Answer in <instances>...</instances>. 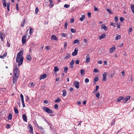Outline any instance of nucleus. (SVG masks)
<instances>
[{
    "instance_id": "473e14b6",
    "label": "nucleus",
    "mask_w": 134,
    "mask_h": 134,
    "mask_svg": "<svg viewBox=\"0 0 134 134\" xmlns=\"http://www.w3.org/2000/svg\"><path fill=\"white\" fill-rule=\"evenodd\" d=\"M107 11L110 14H113V13L111 12V10L109 9H106Z\"/></svg>"
},
{
    "instance_id": "393cba45",
    "label": "nucleus",
    "mask_w": 134,
    "mask_h": 134,
    "mask_svg": "<svg viewBox=\"0 0 134 134\" xmlns=\"http://www.w3.org/2000/svg\"><path fill=\"white\" fill-rule=\"evenodd\" d=\"M49 2L50 3V7L51 8L54 5L53 2V1H49Z\"/></svg>"
},
{
    "instance_id": "6e6d98bb",
    "label": "nucleus",
    "mask_w": 134,
    "mask_h": 134,
    "mask_svg": "<svg viewBox=\"0 0 134 134\" xmlns=\"http://www.w3.org/2000/svg\"><path fill=\"white\" fill-rule=\"evenodd\" d=\"M124 20V19L123 17H120V20L121 21H123Z\"/></svg>"
},
{
    "instance_id": "dca6fc26",
    "label": "nucleus",
    "mask_w": 134,
    "mask_h": 134,
    "mask_svg": "<svg viewBox=\"0 0 134 134\" xmlns=\"http://www.w3.org/2000/svg\"><path fill=\"white\" fill-rule=\"evenodd\" d=\"M28 127L29 129V132H31L32 133H33V128L32 125L30 124H29Z\"/></svg>"
},
{
    "instance_id": "e2e57ef3",
    "label": "nucleus",
    "mask_w": 134,
    "mask_h": 134,
    "mask_svg": "<svg viewBox=\"0 0 134 134\" xmlns=\"http://www.w3.org/2000/svg\"><path fill=\"white\" fill-rule=\"evenodd\" d=\"M67 45V43L66 42H65L64 44V48H65Z\"/></svg>"
},
{
    "instance_id": "9d476101",
    "label": "nucleus",
    "mask_w": 134,
    "mask_h": 134,
    "mask_svg": "<svg viewBox=\"0 0 134 134\" xmlns=\"http://www.w3.org/2000/svg\"><path fill=\"white\" fill-rule=\"evenodd\" d=\"M51 39V40L52 41L54 40L55 41H57L58 40L57 38L54 35H52Z\"/></svg>"
},
{
    "instance_id": "13d9d810",
    "label": "nucleus",
    "mask_w": 134,
    "mask_h": 134,
    "mask_svg": "<svg viewBox=\"0 0 134 134\" xmlns=\"http://www.w3.org/2000/svg\"><path fill=\"white\" fill-rule=\"evenodd\" d=\"M99 88V87L98 86H97L96 87V90H95V91L96 92L98 90Z\"/></svg>"
},
{
    "instance_id": "a18cd8bd",
    "label": "nucleus",
    "mask_w": 134,
    "mask_h": 134,
    "mask_svg": "<svg viewBox=\"0 0 134 134\" xmlns=\"http://www.w3.org/2000/svg\"><path fill=\"white\" fill-rule=\"evenodd\" d=\"M99 80L98 77H96L94 80V82H97Z\"/></svg>"
},
{
    "instance_id": "4c0bfd02",
    "label": "nucleus",
    "mask_w": 134,
    "mask_h": 134,
    "mask_svg": "<svg viewBox=\"0 0 134 134\" xmlns=\"http://www.w3.org/2000/svg\"><path fill=\"white\" fill-rule=\"evenodd\" d=\"M59 70V69L57 66H55L54 67V71L56 72L58 71Z\"/></svg>"
},
{
    "instance_id": "338daca9",
    "label": "nucleus",
    "mask_w": 134,
    "mask_h": 134,
    "mask_svg": "<svg viewBox=\"0 0 134 134\" xmlns=\"http://www.w3.org/2000/svg\"><path fill=\"white\" fill-rule=\"evenodd\" d=\"M111 25L114 26H115V23L112 22L111 23Z\"/></svg>"
},
{
    "instance_id": "bf43d9fd",
    "label": "nucleus",
    "mask_w": 134,
    "mask_h": 134,
    "mask_svg": "<svg viewBox=\"0 0 134 134\" xmlns=\"http://www.w3.org/2000/svg\"><path fill=\"white\" fill-rule=\"evenodd\" d=\"M121 73L122 74V76H124L125 73V72L124 71V70L122 71L121 72Z\"/></svg>"
},
{
    "instance_id": "f8f14e48",
    "label": "nucleus",
    "mask_w": 134,
    "mask_h": 134,
    "mask_svg": "<svg viewBox=\"0 0 134 134\" xmlns=\"http://www.w3.org/2000/svg\"><path fill=\"white\" fill-rule=\"evenodd\" d=\"M106 37V35L105 34H103L102 35H100L98 37L99 39L100 40L102 39L105 38Z\"/></svg>"
},
{
    "instance_id": "a878e982",
    "label": "nucleus",
    "mask_w": 134,
    "mask_h": 134,
    "mask_svg": "<svg viewBox=\"0 0 134 134\" xmlns=\"http://www.w3.org/2000/svg\"><path fill=\"white\" fill-rule=\"evenodd\" d=\"M131 7L132 12L134 13V5L133 4H131Z\"/></svg>"
},
{
    "instance_id": "412c9836",
    "label": "nucleus",
    "mask_w": 134,
    "mask_h": 134,
    "mask_svg": "<svg viewBox=\"0 0 134 134\" xmlns=\"http://www.w3.org/2000/svg\"><path fill=\"white\" fill-rule=\"evenodd\" d=\"M62 92L63 93L62 96L64 97L67 94L66 91L65 90H63L62 91Z\"/></svg>"
},
{
    "instance_id": "8fccbe9b",
    "label": "nucleus",
    "mask_w": 134,
    "mask_h": 134,
    "mask_svg": "<svg viewBox=\"0 0 134 134\" xmlns=\"http://www.w3.org/2000/svg\"><path fill=\"white\" fill-rule=\"evenodd\" d=\"M89 82V80L88 78H86L85 79V82L87 83Z\"/></svg>"
},
{
    "instance_id": "4468645a",
    "label": "nucleus",
    "mask_w": 134,
    "mask_h": 134,
    "mask_svg": "<svg viewBox=\"0 0 134 134\" xmlns=\"http://www.w3.org/2000/svg\"><path fill=\"white\" fill-rule=\"evenodd\" d=\"M26 35H25L24 36L22 39V43H26Z\"/></svg>"
},
{
    "instance_id": "7c9ffc66",
    "label": "nucleus",
    "mask_w": 134,
    "mask_h": 134,
    "mask_svg": "<svg viewBox=\"0 0 134 134\" xmlns=\"http://www.w3.org/2000/svg\"><path fill=\"white\" fill-rule=\"evenodd\" d=\"M121 37L120 35H118L116 36L115 38V40H117L120 39Z\"/></svg>"
},
{
    "instance_id": "774afa93",
    "label": "nucleus",
    "mask_w": 134,
    "mask_h": 134,
    "mask_svg": "<svg viewBox=\"0 0 134 134\" xmlns=\"http://www.w3.org/2000/svg\"><path fill=\"white\" fill-rule=\"evenodd\" d=\"M75 63H76V64H79V61L78 60H76L75 62Z\"/></svg>"
},
{
    "instance_id": "c03bdc74",
    "label": "nucleus",
    "mask_w": 134,
    "mask_h": 134,
    "mask_svg": "<svg viewBox=\"0 0 134 134\" xmlns=\"http://www.w3.org/2000/svg\"><path fill=\"white\" fill-rule=\"evenodd\" d=\"M93 72H98L99 70L97 69L94 68L93 70Z\"/></svg>"
},
{
    "instance_id": "aec40b11",
    "label": "nucleus",
    "mask_w": 134,
    "mask_h": 134,
    "mask_svg": "<svg viewBox=\"0 0 134 134\" xmlns=\"http://www.w3.org/2000/svg\"><path fill=\"white\" fill-rule=\"evenodd\" d=\"M22 118L24 120L25 122H27V118L26 115L25 114H23L22 115Z\"/></svg>"
},
{
    "instance_id": "603ef678",
    "label": "nucleus",
    "mask_w": 134,
    "mask_h": 134,
    "mask_svg": "<svg viewBox=\"0 0 134 134\" xmlns=\"http://www.w3.org/2000/svg\"><path fill=\"white\" fill-rule=\"evenodd\" d=\"M68 23L66 22L65 23V26H64V28L65 29H67V27L68 26Z\"/></svg>"
},
{
    "instance_id": "de8ad7c7",
    "label": "nucleus",
    "mask_w": 134,
    "mask_h": 134,
    "mask_svg": "<svg viewBox=\"0 0 134 134\" xmlns=\"http://www.w3.org/2000/svg\"><path fill=\"white\" fill-rule=\"evenodd\" d=\"M70 7L69 5H68L67 4H65L64 5V7L66 8H68Z\"/></svg>"
},
{
    "instance_id": "4d7b16f0",
    "label": "nucleus",
    "mask_w": 134,
    "mask_h": 134,
    "mask_svg": "<svg viewBox=\"0 0 134 134\" xmlns=\"http://www.w3.org/2000/svg\"><path fill=\"white\" fill-rule=\"evenodd\" d=\"M132 31V28L130 27L128 31H129V32L130 33Z\"/></svg>"
},
{
    "instance_id": "c756f323",
    "label": "nucleus",
    "mask_w": 134,
    "mask_h": 134,
    "mask_svg": "<svg viewBox=\"0 0 134 134\" xmlns=\"http://www.w3.org/2000/svg\"><path fill=\"white\" fill-rule=\"evenodd\" d=\"M10 3L8 2L7 3V9L9 11V9H10Z\"/></svg>"
},
{
    "instance_id": "cd10ccee",
    "label": "nucleus",
    "mask_w": 134,
    "mask_h": 134,
    "mask_svg": "<svg viewBox=\"0 0 134 134\" xmlns=\"http://www.w3.org/2000/svg\"><path fill=\"white\" fill-rule=\"evenodd\" d=\"M79 43V41L77 39H76L73 42V43L74 44H75L76 43H77L78 44Z\"/></svg>"
},
{
    "instance_id": "f3484780",
    "label": "nucleus",
    "mask_w": 134,
    "mask_h": 134,
    "mask_svg": "<svg viewBox=\"0 0 134 134\" xmlns=\"http://www.w3.org/2000/svg\"><path fill=\"white\" fill-rule=\"evenodd\" d=\"M71 56V55L69 53H67L66 54L65 56V57L64 59H68L70 58Z\"/></svg>"
},
{
    "instance_id": "9b49d317",
    "label": "nucleus",
    "mask_w": 134,
    "mask_h": 134,
    "mask_svg": "<svg viewBox=\"0 0 134 134\" xmlns=\"http://www.w3.org/2000/svg\"><path fill=\"white\" fill-rule=\"evenodd\" d=\"M101 28L103 29L104 30L106 31L107 30V27L104 24H103L101 26Z\"/></svg>"
},
{
    "instance_id": "3c124183",
    "label": "nucleus",
    "mask_w": 134,
    "mask_h": 134,
    "mask_svg": "<svg viewBox=\"0 0 134 134\" xmlns=\"http://www.w3.org/2000/svg\"><path fill=\"white\" fill-rule=\"evenodd\" d=\"M114 19H115V21L116 22L118 20V17H117V16H115V17Z\"/></svg>"
},
{
    "instance_id": "1a4fd4ad",
    "label": "nucleus",
    "mask_w": 134,
    "mask_h": 134,
    "mask_svg": "<svg viewBox=\"0 0 134 134\" xmlns=\"http://www.w3.org/2000/svg\"><path fill=\"white\" fill-rule=\"evenodd\" d=\"M130 98V96H127L124 98H123V102L124 103H126L127 101Z\"/></svg>"
},
{
    "instance_id": "6e6552de",
    "label": "nucleus",
    "mask_w": 134,
    "mask_h": 134,
    "mask_svg": "<svg viewBox=\"0 0 134 134\" xmlns=\"http://www.w3.org/2000/svg\"><path fill=\"white\" fill-rule=\"evenodd\" d=\"M74 86L76 87L77 89H78L79 88V83L77 81H75L73 84Z\"/></svg>"
},
{
    "instance_id": "ddd939ff",
    "label": "nucleus",
    "mask_w": 134,
    "mask_h": 134,
    "mask_svg": "<svg viewBox=\"0 0 134 134\" xmlns=\"http://www.w3.org/2000/svg\"><path fill=\"white\" fill-rule=\"evenodd\" d=\"M47 77V75L45 74H44L43 75H41L40 77V79L41 80L42 79H45Z\"/></svg>"
},
{
    "instance_id": "6ab92c4d",
    "label": "nucleus",
    "mask_w": 134,
    "mask_h": 134,
    "mask_svg": "<svg viewBox=\"0 0 134 134\" xmlns=\"http://www.w3.org/2000/svg\"><path fill=\"white\" fill-rule=\"evenodd\" d=\"M4 37L5 34L4 33H2L1 32L0 33V38L2 41H3V38Z\"/></svg>"
},
{
    "instance_id": "2eb2a0df",
    "label": "nucleus",
    "mask_w": 134,
    "mask_h": 134,
    "mask_svg": "<svg viewBox=\"0 0 134 134\" xmlns=\"http://www.w3.org/2000/svg\"><path fill=\"white\" fill-rule=\"evenodd\" d=\"M78 51V49L75 48V49L74 51L72 53V55L74 56L76 55L77 54Z\"/></svg>"
},
{
    "instance_id": "5701e85b",
    "label": "nucleus",
    "mask_w": 134,
    "mask_h": 134,
    "mask_svg": "<svg viewBox=\"0 0 134 134\" xmlns=\"http://www.w3.org/2000/svg\"><path fill=\"white\" fill-rule=\"evenodd\" d=\"M2 2L3 3V6L4 7H6L7 6V4L5 0H2Z\"/></svg>"
},
{
    "instance_id": "4be33fe9",
    "label": "nucleus",
    "mask_w": 134,
    "mask_h": 134,
    "mask_svg": "<svg viewBox=\"0 0 134 134\" xmlns=\"http://www.w3.org/2000/svg\"><path fill=\"white\" fill-rule=\"evenodd\" d=\"M85 17V15H82L81 16V17L80 18V20L81 21H82L84 20Z\"/></svg>"
},
{
    "instance_id": "e433bc0d",
    "label": "nucleus",
    "mask_w": 134,
    "mask_h": 134,
    "mask_svg": "<svg viewBox=\"0 0 134 134\" xmlns=\"http://www.w3.org/2000/svg\"><path fill=\"white\" fill-rule=\"evenodd\" d=\"M25 23V20H23V22L21 23V26L22 27H23L24 26V25Z\"/></svg>"
},
{
    "instance_id": "bb28decb",
    "label": "nucleus",
    "mask_w": 134,
    "mask_h": 134,
    "mask_svg": "<svg viewBox=\"0 0 134 134\" xmlns=\"http://www.w3.org/2000/svg\"><path fill=\"white\" fill-rule=\"evenodd\" d=\"M31 57L29 55H27L26 56V59L28 60H30L31 59Z\"/></svg>"
},
{
    "instance_id": "79ce46f5",
    "label": "nucleus",
    "mask_w": 134,
    "mask_h": 134,
    "mask_svg": "<svg viewBox=\"0 0 134 134\" xmlns=\"http://www.w3.org/2000/svg\"><path fill=\"white\" fill-rule=\"evenodd\" d=\"M14 110L15 113H19L18 109H16L15 108H14Z\"/></svg>"
},
{
    "instance_id": "5fc2aeb1",
    "label": "nucleus",
    "mask_w": 134,
    "mask_h": 134,
    "mask_svg": "<svg viewBox=\"0 0 134 134\" xmlns=\"http://www.w3.org/2000/svg\"><path fill=\"white\" fill-rule=\"evenodd\" d=\"M50 47L49 46H47L46 47V49L47 50H49L50 49Z\"/></svg>"
},
{
    "instance_id": "72a5a7b5",
    "label": "nucleus",
    "mask_w": 134,
    "mask_h": 134,
    "mask_svg": "<svg viewBox=\"0 0 134 134\" xmlns=\"http://www.w3.org/2000/svg\"><path fill=\"white\" fill-rule=\"evenodd\" d=\"M100 94L99 93H97L96 94V96L97 97L98 99H99L100 98Z\"/></svg>"
},
{
    "instance_id": "37998d69",
    "label": "nucleus",
    "mask_w": 134,
    "mask_h": 134,
    "mask_svg": "<svg viewBox=\"0 0 134 134\" xmlns=\"http://www.w3.org/2000/svg\"><path fill=\"white\" fill-rule=\"evenodd\" d=\"M33 31V30L32 28H31L30 29L29 33H30V35H31L32 34V32Z\"/></svg>"
},
{
    "instance_id": "ea45409f",
    "label": "nucleus",
    "mask_w": 134,
    "mask_h": 134,
    "mask_svg": "<svg viewBox=\"0 0 134 134\" xmlns=\"http://www.w3.org/2000/svg\"><path fill=\"white\" fill-rule=\"evenodd\" d=\"M68 69V68L67 67H66L64 68V72L65 73H66L67 71V70Z\"/></svg>"
},
{
    "instance_id": "b1692460",
    "label": "nucleus",
    "mask_w": 134,
    "mask_h": 134,
    "mask_svg": "<svg viewBox=\"0 0 134 134\" xmlns=\"http://www.w3.org/2000/svg\"><path fill=\"white\" fill-rule=\"evenodd\" d=\"M123 97H119L117 99V102H120L121 100L123 99Z\"/></svg>"
},
{
    "instance_id": "2f4dec72",
    "label": "nucleus",
    "mask_w": 134,
    "mask_h": 134,
    "mask_svg": "<svg viewBox=\"0 0 134 134\" xmlns=\"http://www.w3.org/2000/svg\"><path fill=\"white\" fill-rule=\"evenodd\" d=\"M85 71L83 69H81L80 71V73L82 75H84Z\"/></svg>"
},
{
    "instance_id": "864d4df0",
    "label": "nucleus",
    "mask_w": 134,
    "mask_h": 134,
    "mask_svg": "<svg viewBox=\"0 0 134 134\" xmlns=\"http://www.w3.org/2000/svg\"><path fill=\"white\" fill-rule=\"evenodd\" d=\"M84 42L85 43V45H86L87 43V41L86 39H84Z\"/></svg>"
},
{
    "instance_id": "f704fd0d",
    "label": "nucleus",
    "mask_w": 134,
    "mask_h": 134,
    "mask_svg": "<svg viewBox=\"0 0 134 134\" xmlns=\"http://www.w3.org/2000/svg\"><path fill=\"white\" fill-rule=\"evenodd\" d=\"M39 11V9L37 7H36V8L35 10V14H37L38 12Z\"/></svg>"
},
{
    "instance_id": "f03ea898",
    "label": "nucleus",
    "mask_w": 134,
    "mask_h": 134,
    "mask_svg": "<svg viewBox=\"0 0 134 134\" xmlns=\"http://www.w3.org/2000/svg\"><path fill=\"white\" fill-rule=\"evenodd\" d=\"M18 65L16 64H15L14 65L13 73L14 75H18L19 73V71L18 69Z\"/></svg>"
},
{
    "instance_id": "c85d7f7f",
    "label": "nucleus",
    "mask_w": 134,
    "mask_h": 134,
    "mask_svg": "<svg viewBox=\"0 0 134 134\" xmlns=\"http://www.w3.org/2000/svg\"><path fill=\"white\" fill-rule=\"evenodd\" d=\"M12 115L10 113L8 115V119L11 120L12 118Z\"/></svg>"
},
{
    "instance_id": "39448f33",
    "label": "nucleus",
    "mask_w": 134,
    "mask_h": 134,
    "mask_svg": "<svg viewBox=\"0 0 134 134\" xmlns=\"http://www.w3.org/2000/svg\"><path fill=\"white\" fill-rule=\"evenodd\" d=\"M115 49L116 47L114 45H113L109 49V51L110 53H112L114 52L115 51Z\"/></svg>"
},
{
    "instance_id": "49530a36",
    "label": "nucleus",
    "mask_w": 134,
    "mask_h": 134,
    "mask_svg": "<svg viewBox=\"0 0 134 134\" xmlns=\"http://www.w3.org/2000/svg\"><path fill=\"white\" fill-rule=\"evenodd\" d=\"M74 60H72L70 63V65H74Z\"/></svg>"
},
{
    "instance_id": "c9c22d12",
    "label": "nucleus",
    "mask_w": 134,
    "mask_h": 134,
    "mask_svg": "<svg viewBox=\"0 0 134 134\" xmlns=\"http://www.w3.org/2000/svg\"><path fill=\"white\" fill-rule=\"evenodd\" d=\"M61 101V100L59 98H58L56 100H55L54 101V102L55 103H57L60 102Z\"/></svg>"
},
{
    "instance_id": "0eeeda50",
    "label": "nucleus",
    "mask_w": 134,
    "mask_h": 134,
    "mask_svg": "<svg viewBox=\"0 0 134 134\" xmlns=\"http://www.w3.org/2000/svg\"><path fill=\"white\" fill-rule=\"evenodd\" d=\"M103 78L102 80L103 81H105L107 79V73L104 72L102 74Z\"/></svg>"
},
{
    "instance_id": "052dcab7",
    "label": "nucleus",
    "mask_w": 134,
    "mask_h": 134,
    "mask_svg": "<svg viewBox=\"0 0 134 134\" xmlns=\"http://www.w3.org/2000/svg\"><path fill=\"white\" fill-rule=\"evenodd\" d=\"M58 105L55 104L54 106V108L55 109H57L58 108Z\"/></svg>"
},
{
    "instance_id": "a19ab883",
    "label": "nucleus",
    "mask_w": 134,
    "mask_h": 134,
    "mask_svg": "<svg viewBox=\"0 0 134 134\" xmlns=\"http://www.w3.org/2000/svg\"><path fill=\"white\" fill-rule=\"evenodd\" d=\"M62 36L64 37H66L67 36V35L66 34L63 33L62 34Z\"/></svg>"
},
{
    "instance_id": "0e129e2a",
    "label": "nucleus",
    "mask_w": 134,
    "mask_h": 134,
    "mask_svg": "<svg viewBox=\"0 0 134 134\" xmlns=\"http://www.w3.org/2000/svg\"><path fill=\"white\" fill-rule=\"evenodd\" d=\"M22 104L23 106V107H24L25 105V104L24 103V101H22Z\"/></svg>"
},
{
    "instance_id": "20e7f679",
    "label": "nucleus",
    "mask_w": 134,
    "mask_h": 134,
    "mask_svg": "<svg viewBox=\"0 0 134 134\" xmlns=\"http://www.w3.org/2000/svg\"><path fill=\"white\" fill-rule=\"evenodd\" d=\"M43 110H44L47 113H53V111L50 110L49 108L47 107H44L43 108Z\"/></svg>"
},
{
    "instance_id": "69168bd1",
    "label": "nucleus",
    "mask_w": 134,
    "mask_h": 134,
    "mask_svg": "<svg viewBox=\"0 0 134 134\" xmlns=\"http://www.w3.org/2000/svg\"><path fill=\"white\" fill-rule=\"evenodd\" d=\"M6 127L7 129H9L10 127V125L9 124H7L6 125Z\"/></svg>"
},
{
    "instance_id": "423d86ee",
    "label": "nucleus",
    "mask_w": 134,
    "mask_h": 134,
    "mask_svg": "<svg viewBox=\"0 0 134 134\" xmlns=\"http://www.w3.org/2000/svg\"><path fill=\"white\" fill-rule=\"evenodd\" d=\"M90 56L89 54H87L86 56V60L85 61V63H88L90 61Z\"/></svg>"
},
{
    "instance_id": "58836bf2",
    "label": "nucleus",
    "mask_w": 134,
    "mask_h": 134,
    "mask_svg": "<svg viewBox=\"0 0 134 134\" xmlns=\"http://www.w3.org/2000/svg\"><path fill=\"white\" fill-rule=\"evenodd\" d=\"M70 30L72 33H74L76 32V30L75 29L73 28L71 29Z\"/></svg>"
},
{
    "instance_id": "680f3d73",
    "label": "nucleus",
    "mask_w": 134,
    "mask_h": 134,
    "mask_svg": "<svg viewBox=\"0 0 134 134\" xmlns=\"http://www.w3.org/2000/svg\"><path fill=\"white\" fill-rule=\"evenodd\" d=\"M98 63L99 64H102V62L101 60H99L98 61Z\"/></svg>"
},
{
    "instance_id": "f257e3e1",
    "label": "nucleus",
    "mask_w": 134,
    "mask_h": 134,
    "mask_svg": "<svg viewBox=\"0 0 134 134\" xmlns=\"http://www.w3.org/2000/svg\"><path fill=\"white\" fill-rule=\"evenodd\" d=\"M23 51H20L17 55L16 61L18 64V67H19V66L22 64L24 60V58L23 56Z\"/></svg>"
},
{
    "instance_id": "7ed1b4c3",
    "label": "nucleus",
    "mask_w": 134,
    "mask_h": 134,
    "mask_svg": "<svg viewBox=\"0 0 134 134\" xmlns=\"http://www.w3.org/2000/svg\"><path fill=\"white\" fill-rule=\"evenodd\" d=\"M13 78V84H15L17 82V80L18 79L19 76L18 75H14Z\"/></svg>"
},
{
    "instance_id": "a211bd4d",
    "label": "nucleus",
    "mask_w": 134,
    "mask_h": 134,
    "mask_svg": "<svg viewBox=\"0 0 134 134\" xmlns=\"http://www.w3.org/2000/svg\"><path fill=\"white\" fill-rule=\"evenodd\" d=\"M7 55V53L5 52L4 53L3 55L2 54L0 55V58L1 59H3L6 57Z\"/></svg>"
},
{
    "instance_id": "09e8293b",
    "label": "nucleus",
    "mask_w": 134,
    "mask_h": 134,
    "mask_svg": "<svg viewBox=\"0 0 134 134\" xmlns=\"http://www.w3.org/2000/svg\"><path fill=\"white\" fill-rule=\"evenodd\" d=\"M20 96L21 99V101H24V97H23V95L22 94H21L20 95Z\"/></svg>"
}]
</instances>
